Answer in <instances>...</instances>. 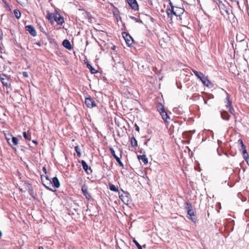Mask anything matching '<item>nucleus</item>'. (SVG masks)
I'll use <instances>...</instances> for the list:
<instances>
[{
  "mask_svg": "<svg viewBox=\"0 0 249 249\" xmlns=\"http://www.w3.org/2000/svg\"><path fill=\"white\" fill-rule=\"evenodd\" d=\"M47 18L52 22L53 18L57 23V24L62 25L64 23V18L57 11H55L53 13H48L47 15Z\"/></svg>",
  "mask_w": 249,
  "mask_h": 249,
  "instance_id": "1",
  "label": "nucleus"
},
{
  "mask_svg": "<svg viewBox=\"0 0 249 249\" xmlns=\"http://www.w3.org/2000/svg\"><path fill=\"white\" fill-rule=\"evenodd\" d=\"M221 118L225 120L228 121L229 120L230 116L226 111H223L221 112Z\"/></svg>",
  "mask_w": 249,
  "mask_h": 249,
  "instance_id": "17",
  "label": "nucleus"
},
{
  "mask_svg": "<svg viewBox=\"0 0 249 249\" xmlns=\"http://www.w3.org/2000/svg\"><path fill=\"white\" fill-rule=\"evenodd\" d=\"M38 249H43V247L40 246V247H39Z\"/></svg>",
  "mask_w": 249,
  "mask_h": 249,
  "instance_id": "53",
  "label": "nucleus"
},
{
  "mask_svg": "<svg viewBox=\"0 0 249 249\" xmlns=\"http://www.w3.org/2000/svg\"><path fill=\"white\" fill-rule=\"evenodd\" d=\"M81 165L83 169L87 172L88 174H89L92 172V170L90 167H89L86 162L83 160L81 161Z\"/></svg>",
  "mask_w": 249,
  "mask_h": 249,
  "instance_id": "14",
  "label": "nucleus"
},
{
  "mask_svg": "<svg viewBox=\"0 0 249 249\" xmlns=\"http://www.w3.org/2000/svg\"><path fill=\"white\" fill-rule=\"evenodd\" d=\"M122 35L126 43L128 46H130L133 42V40L132 37L126 32L123 33Z\"/></svg>",
  "mask_w": 249,
  "mask_h": 249,
  "instance_id": "6",
  "label": "nucleus"
},
{
  "mask_svg": "<svg viewBox=\"0 0 249 249\" xmlns=\"http://www.w3.org/2000/svg\"><path fill=\"white\" fill-rule=\"evenodd\" d=\"M229 7L228 8H226L225 9H224V11L228 14V15H229L230 13H229Z\"/></svg>",
  "mask_w": 249,
  "mask_h": 249,
  "instance_id": "42",
  "label": "nucleus"
},
{
  "mask_svg": "<svg viewBox=\"0 0 249 249\" xmlns=\"http://www.w3.org/2000/svg\"><path fill=\"white\" fill-rule=\"evenodd\" d=\"M18 3L22 6H25L28 2V0H16Z\"/></svg>",
  "mask_w": 249,
  "mask_h": 249,
  "instance_id": "31",
  "label": "nucleus"
},
{
  "mask_svg": "<svg viewBox=\"0 0 249 249\" xmlns=\"http://www.w3.org/2000/svg\"><path fill=\"white\" fill-rule=\"evenodd\" d=\"M160 113V115L161 116L162 118L163 119V120L164 121H165L166 122H167V119L169 118V117L168 115V114L166 113V112L165 111V110L161 112Z\"/></svg>",
  "mask_w": 249,
  "mask_h": 249,
  "instance_id": "20",
  "label": "nucleus"
},
{
  "mask_svg": "<svg viewBox=\"0 0 249 249\" xmlns=\"http://www.w3.org/2000/svg\"><path fill=\"white\" fill-rule=\"evenodd\" d=\"M242 155H243V158L247 161V163L249 164V156L247 152L246 149L242 150Z\"/></svg>",
  "mask_w": 249,
  "mask_h": 249,
  "instance_id": "23",
  "label": "nucleus"
},
{
  "mask_svg": "<svg viewBox=\"0 0 249 249\" xmlns=\"http://www.w3.org/2000/svg\"><path fill=\"white\" fill-rule=\"evenodd\" d=\"M11 143L12 144V146L17 145L18 144V140L17 137L13 136L11 140H10Z\"/></svg>",
  "mask_w": 249,
  "mask_h": 249,
  "instance_id": "25",
  "label": "nucleus"
},
{
  "mask_svg": "<svg viewBox=\"0 0 249 249\" xmlns=\"http://www.w3.org/2000/svg\"><path fill=\"white\" fill-rule=\"evenodd\" d=\"M26 30L28 31L32 36H36V32L35 28L31 25H27L25 27Z\"/></svg>",
  "mask_w": 249,
  "mask_h": 249,
  "instance_id": "13",
  "label": "nucleus"
},
{
  "mask_svg": "<svg viewBox=\"0 0 249 249\" xmlns=\"http://www.w3.org/2000/svg\"><path fill=\"white\" fill-rule=\"evenodd\" d=\"M41 179L42 182L45 187H47L48 185H52V181L49 178L48 176L41 175Z\"/></svg>",
  "mask_w": 249,
  "mask_h": 249,
  "instance_id": "9",
  "label": "nucleus"
},
{
  "mask_svg": "<svg viewBox=\"0 0 249 249\" xmlns=\"http://www.w3.org/2000/svg\"><path fill=\"white\" fill-rule=\"evenodd\" d=\"M138 159L139 160H142V161L144 164H147L148 163V159L146 158V156L145 155H138Z\"/></svg>",
  "mask_w": 249,
  "mask_h": 249,
  "instance_id": "19",
  "label": "nucleus"
},
{
  "mask_svg": "<svg viewBox=\"0 0 249 249\" xmlns=\"http://www.w3.org/2000/svg\"><path fill=\"white\" fill-rule=\"evenodd\" d=\"M133 241L134 243V244L136 245V246H137V247L138 248V249H142V246L136 240L134 239Z\"/></svg>",
  "mask_w": 249,
  "mask_h": 249,
  "instance_id": "36",
  "label": "nucleus"
},
{
  "mask_svg": "<svg viewBox=\"0 0 249 249\" xmlns=\"http://www.w3.org/2000/svg\"><path fill=\"white\" fill-rule=\"evenodd\" d=\"M23 136L26 140H30V138L29 137L26 132H24L23 133Z\"/></svg>",
  "mask_w": 249,
  "mask_h": 249,
  "instance_id": "38",
  "label": "nucleus"
},
{
  "mask_svg": "<svg viewBox=\"0 0 249 249\" xmlns=\"http://www.w3.org/2000/svg\"><path fill=\"white\" fill-rule=\"evenodd\" d=\"M74 150L76 151L77 156L78 157H80L81 156V154L80 152V149L79 148L78 146H76L74 147Z\"/></svg>",
  "mask_w": 249,
  "mask_h": 249,
  "instance_id": "34",
  "label": "nucleus"
},
{
  "mask_svg": "<svg viewBox=\"0 0 249 249\" xmlns=\"http://www.w3.org/2000/svg\"><path fill=\"white\" fill-rule=\"evenodd\" d=\"M2 236V232L1 231H0V237H1Z\"/></svg>",
  "mask_w": 249,
  "mask_h": 249,
  "instance_id": "56",
  "label": "nucleus"
},
{
  "mask_svg": "<svg viewBox=\"0 0 249 249\" xmlns=\"http://www.w3.org/2000/svg\"><path fill=\"white\" fill-rule=\"evenodd\" d=\"M166 14L168 18H170L171 20L172 19L173 15H175L177 17H180L184 12V9L183 8L176 6L174 9H170V8L167 9Z\"/></svg>",
  "mask_w": 249,
  "mask_h": 249,
  "instance_id": "2",
  "label": "nucleus"
},
{
  "mask_svg": "<svg viewBox=\"0 0 249 249\" xmlns=\"http://www.w3.org/2000/svg\"><path fill=\"white\" fill-rule=\"evenodd\" d=\"M149 140H147V141L145 142L144 144L146 145V144H147V142H148Z\"/></svg>",
  "mask_w": 249,
  "mask_h": 249,
  "instance_id": "57",
  "label": "nucleus"
},
{
  "mask_svg": "<svg viewBox=\"0 0 249 249\" xmlns=\"http://www.w3.org/2000/svg\"><path fill=\"white\" fill-rule=\"evenodd\" d=\"M33 142L35 143V144H37V142L36 141H35V140H33Z\"/></svg>",
  "mask_w": 249,
  "mask_h": 249,
  "instance_id": "52",
  "label": "nucleus"
},
{
  "mask_svg": "<svg viewBox=\"0 0 249 249\" xmlns=\"http://www.w3.org/2000/svg\"><path fill=\"white\" fill-rule=\"evenodd\" d=\"M43 33L45 35H47V33L45 32V31H43Z\"/></svg>",
  "mask_w": 249,
  "mask_h": 249,
  "instance_id": "54",
  "label": "nucleus"
},
{
  "mask_svg": "<svg viewBox=\"0 0 249 249\" xmlns=\"http://www.w3.org/2000/svg\"><path fill=\"white\" fill-rule=\"evenodd\" d=\"M2 31L0 30V40L2 38Z\"/></svg>",
  "mask_w": 249,
  "mask_h": 249,
  "instance_id": "45",
  "label": "nucleus"
},
{
  "mask_svg": "<svg viewBox=\"0 0 249 249\" xmlns=\"http://www.w3.org/2000/svg\"><path fill=\"white\" fill-rule=\"evenodd\" d=\"M52 185H48V186H47V187H45L47 189L51 191H53V192H55L56 191V190H53V188H51L50 187Z\"/></svg>",
  "mask_w": 249,
  "mask_h": 249,
  "instance_id": "39",
  "label": "nucleus"
},
{
  "mask_svg": "<svg viewBox=\"0 0 249 249\" xmlns=\"http://www.w3.org/2000/svg\"><path fill=\"white\" fill-rule=\"evenodd\" d=\"M85 103L86 106L89 108H91L96 106V104L94 100L90 97L85 98Z\"/></svg>",
  "mask_w": 249,
  "mask_h": 249,
  "instance_id": "4",
  "label": "nucleus"
},
{
  "mask_svg": "<svg viewBox=\"0 0 249 249\" xmlns=\"http://www.w3.org/2000/svg\"><path fill=\"white\" fill-rule=\"evenodd\" d=\"M128 4L132 9L137 11L139 9V5L136 0H126Z\"/></svg>",
  "mask_w": 249,
  "mask_h": 249,
  "instance_id": "8",
  "label": "nucleus"
},
{
  "mask_svg": "<svg viewBox=\"0 0 249 249\" xmlns=\"http://www.w3.org/2000/svg\"><path fill=\"white\" fill-rule=\"evenodd\" d=\"M123 194L119 195V198L125 204H128L129 202V194L123 191Z\"/></svg>",
  "mask_w": 249,
  "mask_h": 249,
  "instance_id": "5",
  "label": "nucleus"
},
{
  "mask_svg": "<svg viewBox=\"0 0 249 249\" xmlns=\"http://www.w3.org/2000/svg\"><path fill=\"white\" fill-rule=\"evenodd\" d=\"M157 110L160 113L161 112L165 110L164 106L160 103H158L157 104Z\"/></svg>",
  "mask_w": 249,
  "mask_h": 249,
  "instance_id": "24",
  "label": "nucleus"
},
{
  "mask_svg": "<svg viewBox=\"0 0 249 249\" xmlns=\"http://www.w3.org/2000/svg\"><path fill=\"white\" fill-rule=\"evenodd\" d=\"M36 44L39 47L41 46V43L40 42H36Z\"/></svg>",
  "mask_w": 249,
  "mask_h": 249,
  "instance_id": "49",
  "label": "nucleus"
},
{
  "mask_svg": "<svg viewBox=\"0 0 249 249\" xmlns=\"http://www.w3.org/2000/svg\"><path fill=\"white\" fill-rule=\"evenodd\" d=\"M248 212H249V210H246L245 211V213H247Z\"/></svg>",
  "mask_w": 249,
  "mask_h": 249,
  "instance_id": "55",
  "label": "nucleus"
},
{
  "mask_svg": "<svg viewBox=\"0 0 249 249\" xmlns=\"http://www.w3.org/2000/svg\"><path fill=\"white\" fill-rule=\"evenodd\" d=\"M115 48H116V46H114V45H113V46L111 47V49H112V50H115Z\"/></svg>",
  "mask_w": 249,
  "mask_h": 249,
  "instance_id": "51",
  "label": "nucleus"
},
{
  "mask_svg": "<svg viewBox=\"0 0 249 249\" xmlns=\"http://www.w3.org/2000/svg\"><path fill=\"white\" fill-rule=\"evenodd\" d=\"M201 99L202 100L204 101V104H207V100H206L204 98H203V97H201Z\"/></svg>",
  "mask_w": 249,
  "mask_h": 249,
  "instance_id": "44",
  "label": "nucleus"
},
{
  "mask_svg": "<svg viewBox=\"0 0 249 249\" xmlns=\"http://www.w3.org/2000/svg\"><path fill=\"white\" fill-rule=\"evenodd\" d=\"M63 46L69 50H71L72 48L70 42L68 39H65L62 42Z\"/></svg>",
  "mask_w": 249,
  "mask_h": 249,
  "instance_id": "15",
  "label": "nucleus"
},
{
  "mask_svg": "<svg viewBox=\"0 0 249 249\" xmlns=\"http://www.w3.org/2000/svg\"><path fill=\"white\" fill-rule=\"evenodd\" d=\"M0 79L2 84V85L8 88L9 87V85L8 83V78L7 76L4 74H0Z\"/></svg>",
  "mask_w": 249,
  "mask_h": 249,
  "instance_id": "10",
  "label": "nucleus"
},
{
  "mask_svg": "<svg viewBox=\"0 0 249 249\" xmlns=\"http://www.w3.org/2000/svg\"><path fill=\"white\" fill-rule=\"evenodd\" d=\"M193 73L199 79H201V77L204 75V74L201 72H198L196 70H192Z\"/></svg>",
  "mask_w": 249,
  "mask_h": 249,
  "instance_id": "27",
  "label": "nucleus"
},
{
  "mask_svg": "<svg viewBox=\"0 0 249 249\" xmlns=\"http://www.w3.org/2000/svg\"><path fill=\"white\" fill-rule=\"evenodd\" d=\"M242 155H243V158L247 161V163L249 164V156L247 152L246 149L242 150Z\"/></svg>",
  "mask_w": 249,
  "mask_h": 249,
  "instance_id": "22",
  "label": "nucleus"
},
{
  "mask_svg": "<svg viewBox=\"0 0 249 249\" xmlns=\"http://www.w3.org/2000/svg\"><path fill=\"white\" fill-rule=\"evenodd\" d=\"M241 148H242V150H244V149H246V146L244 144H242V145H241Z\"/></svg>",
  "mask_w": 249,
  "mask_h": 249,
  "instance_id": "48",
  "label": "nucleus"
},
{
  "mask_svg": "<svg viewBox=\"0 0 249 249\" xmlns=\"http://www.w3.org/2000/svg\"><path fill=\"white\" fill-rule=\"evenodd\" d=\"M219 7L220 9H222L224 10V9H225L226 8H228L229 6H226L225 4L223 3L222 1H219Z\"/></svg>",
  "mask_w": 249,
  "mask_h": 249,
  "instance_id": "33",
  "label": "nucleus"
},
{
  "mask_svg": "<svg viewBox=\"0 0 249 249\" xmlns=\"http://www.w3.org/2000/svg\"><path fill=\"white\" fill-rule=\"evenodd\" d=\"M227 96L225 99L226 107L227 108L231 106V101L230 99L229 95L227 93Z\"/></svg>",
  "mask_w": 249,
  "mask_h": 249,
  "instance_id": "21",
  "label": "nucleus"
},
{
  "mask_svg": "<svg viewBox=\"0 0 249 249\" xmlns=\"http://www.w3.org/2000/svg\"><path fill=\"white\" fill-rule=\"evenodd\" d=\"M238 142L241 144V146L242 144H244L242 140L240 139L238 140Z\"/></svg>",
  "mask_w": 249,
  "mask_h": 249,
  "instance_id": "46",
  "label": "nucleus"
},
{
  "mask_svg": "<svg viewBox=\"0 0 249 249\" xmlns=\"http://www.w3.org/2000/svg\"><path fill=\"white\" fill-rule=\"evenodd\" d=\"M5 138L6 140L8 143L11 146H12V144L11 143L10 140L13 137V136L9 133H4Z\"/></svg>",
  "mask_w": 249,
  "mask_h": 249,
  "instance_id": "18",
  "label": "nucleus"
},
{
  "mask_svg": "<svg viewBox=\"0 0 249 249\" xmlns=\"http://www.w3.org/2000/svg\"><path fill=\"white\" fill-rule=\"evenodd\" d=\"M28 192L31 196H32V197L35 198V196L34 193V191L32 188V186L31 185H29L28 186Z\"/></svg>",
  "mask_w": 249,
  "mask_h": 249,
  "instance_id": "32",
  "label": "nucleus"
},
{
  "mask_svg": "<svg viewBox=\"0 0 249 249\" xmlns=\"http://www.w3.org/2000/svg\"><path fill=\"white\" fill-rule=\"evenodd\" d=\"M228 108H229V111L231 112V113L232 114H234V109L232 107V106L229 107Z\"/></svg>",
  "mask_w": 249,
  "mask_h": 249,
  "instance_id": "37",
  "label": "nucleus"
},
{
  "mask_svg": "<svg viewBox=\"0 0 249 249\" xmlns=\"http://www.w3.org/2000/svg\"><path fill=\"white\" fill-rule=\"evenodd\" d=\"M185 204L186 206V209L187 210V213L190 216V219L192 221L195 222L196 218L195 215V212L194 210L192 209V204L189 202H187L185 203Z\"/></svg>",
  "mask_w": 249,
  "mask_h": 249,
  "instance_id": "3",
  "label": "nucleus"
},
{
  "mask_svg": "<svg viewBox=\"0 0 249 249\" xmlns=\"http://www.w3.org/2000/svg\"><path fill=\"white\" fill-rule=\"evenodd\" d=\"M87 67L90 70V71L91 72V73H97V71L94 68H93L92 67V66L90 64H89V63H88L87 64Z\"/></svg>",
  "mask_w": 249,
  "mask_h": 249,
  "instance_id": "28",
  "label": "nucleus"
},
{
  "mask_svg": "<svg viewBox=\"0 0 249 249\" xmlns=\"http://www.w3.org/2000/svg\"><path fill=\"white\" fill-rule=\"evenodd\" d=\"M130 143L132 147H136L138 146L137 141L134 137H132L130 139Z\"/></svg>",
  "mask_w": 249,
  "mask_h": 249,
  "instance_id": "26",
  "label": "nucleus"
},
{
  "mask_svg": "<svg viewBox=\"0 0 249 249\" xmlns=\"http://www.w3.org/2000/svg\"><path fill=\"white\" fill-rule=\"evenodd\" d=\"M1 49H2V47H1V45L0 44V50H1Z\"/></svg>",
  "mask_w": 249,
  "mask_h": 249,
  "instance_id": "58",
  "label": "nucleus"
},
{
  "mask_svg": "<svg viewBox=\"0 0 249 249\" xmlns=\"http://www.w3.org/2000/svg\"><path fill=\"white\" fill-rule=\"evenodd\" d=\"M109 189L113 192H118L119 191L118 188L112 184H109Z\"/></svg>",
  "mask_w": 249,
  "mask_h": 249,
  "instance_id": "30",
  "label": "nucleus"
},
{
  "mask_svg": "<svg viewBox=\"0 0 249 249\" xmlns=\"http://www.w3.org/2000/svg\"><path fill=\"white\" fill-rule=\"evenodd\" d=\"M135 130L138 132L140 131V128L136 124H135Z\"/></svg>",
  "mask_w": 249,
  "mask_h": 249,
  "instance_id": "43",
  "label": "nucleus"
},
{
  "mask_svg": "<svg viewBox=\"0 0 249 249\" xmlns=\"http://www.w3.org/2000/svg\"><path fill=\"white\" fill-rule=\"evenodd\" d=\"M22 75L25 77H28L29 76L28 73L27 71H23L22 72Z\"/></svg>",
  "mask_w": 249,
  "mask_h": 249,
  "instance_id": "41",
  "label": "nucleus"
},
{
  "mask_svg": "<svg viewBox=\"0 0 249 249\" xmlns=\"http://www.w3.org/2000/svg\"><path fill=\"white\" fill-rule=\"evenodd\" d=\"M169 5L171 7V8H170V9H174L175 8V7H176V6H174L172 2L170 0H169Z\"/></svg>",
  "mask_w": 249,
  "mask_h": 249,
  "instance_id": "40",
  "label": "nucleus"
},
{
  "mask_svg": "<svg viewBox=\"0 0 249 249\" xmlns=\"http://www.w3.org/2000/svg\"><path fill=\"white\" fill-rule=\"evenodd\" d=\"M52 181V184H53V186L55 188H58L60 187V184L58 179L56 177H53L52 178V181Z\"/></svg>",
  "mask_w": 249,
  "mask_h": 249,
  "instance_id": "16",
  "label": "nucleus"
},
{
  "mask_svg": "<svg viewBox=\"0 0 249 249\" xmlns=\"http://www.w3.org/2000/svg\"><path fill=\"white\" fill-rule=\"evenodd\" d=\"M130 18L131 19L134 20L137 22H138V23H142V21L140 18H136L135 17L130 16Z\"/></svg>",
  "mask_w": 249,
  "mask_h": 249,
  "instance_id": "35",
  "label": "nucleus"
},
{
  "mask_svg": "<svg viewBox=\"0 0 249 249\" xmlns=\"http://www.w3.org/2000/svg\"><path fill=\"white\" fill-rule=\"evenodd\" d=\"M42 170L44 171V172L45 173V174L47 173V170H46V168L45 167H43Z\"/></svg>",
  "mask_w": 249,
  "mask_h": 249,
  "instance_id": "47",
  "label": "nucleus"
},
{
  "mask_svg": "<svg viewBox=\"0 0 249 249\" xmlns=\"http://www.w3.org/2000/svg\"><path fill=\"white\" fill-rule=\"evenodd\" d=\"M200 80L204 86L208 87H212L213 86L212 83L210 81L208 78L205 77L204 75H203L201 77V79Z\"/></svg>",
  "mask_w": 249,
  "mask_h": 249,
  "instance_id": "12",
  "label": "nucleus"
},
{
  "mask_svg": "<svg viewBox=\"0 0 249 249\" xmlns=\"http://www.w3.org/2000/svg\"><path fill=\"white\" fill-rule=\"evenodd\" d=\"M109 149H110L111 154L113 156V157L115 159V160H116L117 162L118 163L119 165L122 167H124V164H123V162L120 160V159L115 154V151L114 150V149L112 148H110Z\"/></svg>",
  "mask_w": 249,
  "mask_h": 249,
  "instance_id": "11",
  "label": "nucleus"
},
{
  "mask_svg": "<svg viewBox=\"0 0 249 249\" xmlns=\"http://www.w3.org/2000/svg\"><path fill=\"white\" fill-rule=\"evenodd\" d=\"M14 14L15 17L18 19H19L21 17V13L18 9H15L14 10Z\"/></svg>",
  "mask_w": 249,
  "mask_h": 249,
  "instance_id": "29",
  "label": "nucleus"
},
{
  "mask_svg": "<svg viewBox=\"0 0 249 249\" xmlns=\"http://www.w3.org/2000/svg\"><path fill=\"white\" fill-rule=\"evenodd\" d=\"M81 190L86 198L90 200L92 199L91 194L88 191V186L85 184L82 186Z\"/></svg>",
  "mask_w": 249,
  "mask_h": 249,
  "instance_id": "7",
  "label": "nucleus"
},
{
  "mask_svg": "<svg viewBox=\"0 0 249 249\" xmlns=\"http://www.w3.org/2000/svg\"><path fill=\"white\" fill-rule=\"evenodd\" d=\"M213 98V95H210L209 96V99H211V98Z\"/></svg>",
  "mask_w": 249,
  "mask_h": 249,
  "instance_id": "50",
  "label": "nucleus"
}]
</instances>
